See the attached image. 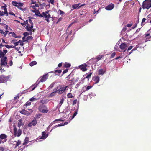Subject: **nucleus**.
<instances>
[{
  "mask_svg": "<svg viewBox=\"0 0 151 151\" xmlns=\"http://www.w3.org/2000/svg\"><path fill=\"white\" fill-rule=\"evenodd\" d=\"M33 23L32 22L31 19H29L28 20V22L26 23L25 29L26 30L29 32V31H34V29H33Z\"/></svg>",
  "mask_w": 151,
  "mask_h": 151,
  "instance_id": "obj_1",
  "label": "nucleus"
},
{
  "mask_svg": "<svg viewBox=\"0 0 151 151\" xmlns=\"http://www.w3.org/2000/svg\"><path fill=\"white\" fill-rule=\"evenodd\" d=\"M57 88H57V91L59 94H61L64 92L65 90L68 89V86H64L63 85H59Z\"/></svg>",
  "mask_w": 151,
  "mask_h": 151,
  "instance_id": "obj_2",
  "label": "nucleus"
},
{
  "mask_svg": "<svg viewBox=\"0 0 151 151\" xmlns=\"http://www.w3.org/2000/svg\"><path fill=\"white\" fill-rule=\"evenodd\" d=\"M151 0H145L143 3L142 7L143 9H149L151 7Z\"/></svg>",
  "mask_w": 151,
  "mask_h": 151,
  "instance_id": "obj_3",
  "label": "nucleus"
},
{
  "mask_svg": "<svg viewBox=\"0 0 151 151\" xmlns=\"http://www.w3.org/2000/svg\"><path fill=\"white\" fill-rule=\"evenodd\" d=\"M38 109L40 112L42 113H47L49 111L46 106L43 104H40L39 106Z\"/></svg>",
  "mask_w": 151,
  "mask_h": 151,
  "instance_id": "obj_4",
  "label": "nucleus"
},
{
  "mask_svg": "<svg viewBox=\"0 0 151 151\" xmlns=\"http://www.w3.org/2000/svg\"><path fill=\"white\" fill-rule=\"evenodd\" d=\"M13 127L14 135L15 137H19L22 133V130L20 129L17 130L16 126L15 125H13Z\"/></svg>",
  "mask_w": 151,
  "mask_h": 151,
  "instance_id": "obj_5",
  "label": "nucleus"
},
{
  "mask_svg": "<svg viewBox=\"0 0 151 151\" xmlns=\"http://www.w3.org/2000/svg\"><path fill=\"white\" fill-rule=\"evenodd\" d=\"M8 76H6L4 75H0V83H4L6 82L9 78Z\"/></svg>",
  "mask_w": 151,
  "mask_h": 151,
  "instance_id": "obj_6",
  "label": "nucleus"
},
{
  "mask_svg": "<svg viewBox=\"0 0 151 151\" xmlns=\"http://www.w3.org/2000/svg\"><path fill=\"white\" fill-rule=\"evenodd\" d=\"M2 8H3L4 12H1L0 10V16H2L4 15H6V16H7L8 15V13L7 11V8L6 6H4L1 7Z\"/></svg>",
  "mask_w": 151,
  "mask_h": 151,
  "instance_id": "obj_7",
  "label": "nucleus"
},
{
  "mask_svg": "<svg viewBox=\"0 0 151 151\" xmlns=\"http://www.w3.org/2000/svg\"><path fill=\"white\" fill-rule=\"evenodd\" d=\"M7 57H4L3 58H2L1 59V66L4 65L5 66H7V67H9L7 66V63L6 62L7 60Z\"/></svg>",
  "mask_w": 151,
  "mask_h": 151,
  "instance_id": "obj_8",
  "label": "nucleus"
},
{
  "mask_svg": "<svg viewBox=\"0 0 151 151\" xmlns=\"http://www.w3.org/2000/svg\"><path fill=\"white\" fill-rule=\"evenodd\" d=\"M127 45L125 43H122L119 46L120 49L124 52L127 50Z\"/></svg>",
  "mask_w": 151,
  "mask_h": 151,
  "instance_id": "obj_9",
  "label": "nucleus"
},
{
  "mask_svg": "<svg viewBox=\"0 0 151 151\" xmlns=\"http://www.w3.org/2000/svg\"><path fill=\"white\" fill-rule=\"evenodd\" d=\"M71 76V74L69 75L68 76L65 78H67V82H68V83L70 85H71L73 83V81H74V79L73 78H70Z\"/></svg>",
  "mask_w": 151,
  "mask_h": 151,
  "instance_id": "obj_10",
  "label": "nucleus"
},
{
  "mask_svg": "<svg viewBox=\"0 0 151 151\" xmlns=\"http://www.w3.org/2000/svg\"><path fill=\"white\" fill-rule=\"evenodd\" d=\"M42 16H43L42 17H45V19L46 21L48 22H50L49 19L51 17L50 14H46L44 13V12H43L42 13Z\"/></svg>",
  "mask_w": 151,
  "mask_h": 151,
  "instance_id": "obj_11",
  "label": "nucleus"
},
{
  "mask_svg": "<svg viewBox=\"0 0 151 151\" xmlns=\"http://www.w3.org/2000/svg\"><path fill=\"white\" fill-rule=\"evenodd\" d=\"M12 4L13 5L17 7L18 8L22 6L24 4L22 3H18L16 1H12Z\"/></svg>",
  "mask_w": 151,
  "mask_h": 151,
  "instance_id": "obj_12",
  "label": "nucleus"
},
{
  "mask_svg": "<svg viewBox=\"0 0 151 151\" xmlns=\"http://www.w3.org/2000/svg\"><path fill=\"white\" fill-rule=\"evenodd\" d=\"M87 65L86 64H84L80 65L79 68L83 71H85L87 70Z\"/></svg>",
  "mask_w": 151,
  "mask_h": 151,
  "instance_id": "obj_13",
  "label": "nucleus"
},
{
  "mask_svg": "<svg viewBox=\"0 0 151 151\" xmlns=\"http://www.w3.org/2000/svg\"><path fill=\"white\" fill-rule=\"evenodd\" d=\"M3 51H2L1 50H0V58H3L5 57L6 54L7 53V50H3Z\"/></svg>",
  "mask_w": 151,
  "mask_h": 151,
  "instance_id": "obj_14",
  "label": "nucleus"
},
{
  "mask_svg": "<svg viewBox=\"0 0 151 151\" xmlns=\"http://www.w3.org/2000/svg\"><path fill=\"white\" fill-rule=\"evenodd\" d=\"M114 7V5L112 3L110 4L107 6L106 7L105 9L106 10H112Z\"/></svg>",
  "mask_w": 151,
  "mask_h": 151,
  "instance_id": "obj_15",
  "label": "nucleus"
},
{
  "mask_svg": "<svg viewBox=\"0 0 151 151\" xmlns=\"http://www.w3.org/2000/svg\"><path fill=\"white\" fill-rule=\"evenodd\" d=\"M37 123V122L36 119L35 118L33 120L28 124V126L29 127H31L32 126H34Z\"/></svg>",
  "mask_w": 151,
  "mask_h": 151,
  "instance_id": "obj_16",
  "label": "nucleus"
},
{
  "mask_svg": "<svg viewBox=\"0 0 151 151\" xmlns=\"http://www.w3.org/2000/svg\"><path fill=\"white\" fill-rule=\"evenodd\" d=\"M48 134H46V133L45 131L43 132H42V136L40 137L39 139H46L48 136Z\"/></svg>",
  "mask_w": 151,
  "mask_h": 151,
  "instance_id": "obj_17",
  "label": "nucleus"
},
{
  "mask_svg": "<svg viewBox=\"0 0 151 151\" xmlns=\"http://www.w3.org/2000/svg\"><path fill=\"white\" fill-rule=\"evenodd\" d=\"M29 142V138L27 137H26L24 142L23 143L22 145L21 146H20V147H22L23 148H24L25 147L24 146H23L24 145L27 144Z\"/></svg>",
  "mask_w": 151,
  "mask_h": 151,
  "instance_id": "obj_18",
  "label": "nucleus"
},
{
  "mask_svg": "<svg viewBox=\"0 0 151 151\" xmlns=\"http://www.w3.org/2000/svg\"><path fill=\"white\" fill-rule=\"evenodd\" d=\"M7 137V136L4 134H2L0 135V139L1 140L4 139V142H6L7 139L6 138Z\"/></svg>",
  "mask_w": 151,
  "mask_h": 151,
  "instance_id": "obj_19",
  "label": "nucleus"
},
{
  "mask_svg": "<svg viewBox=\"0 0 151 151\" xmlns=\"http://www.w3.org/2000/svg\"><path fill=\"white\" fill-rule=\"evenodd\" d=\"M48 77V75L47 74L44 75L42 77L40 81L42 82H44L47 79Z\"/></svg>",
  "mask_w": 151,
  "mask_h": 151,
  "instance_id": "obj_20",
  "label": "nucleus"
},
{
  "mask_svg": "<svg viewBox=\"0 0 151 151\" xmlns=\"http://www.w3.org/2000/svg\"><path fill=\"white\" fill-rule=\"evenodd\" d=\"M20 112L23 114L27 115H29L30 114V113L25 110L24 109H22L20 111Z\"/></svg>",
  "mask_w": 151,
  "mask_h": 151,
  "instance_id": "obj_21",
  "label": "nucleus"
},
{
  "mask_svg": "<svg viewBox=\"0 0 151 151\" xmlns=\"http://www.w3.org/2000/svg\"><path fill=\"white\" fill-rule=\"evenodd\" d=\"M103 57V55H99L96 56V59L97 60H96L95 58H92V60H95V61L96 62H97L98 61L101 60V58Z\"/></svg>",
  "mask_w": 151,
  "mask_h": 151,
  "instance_id": "obj_22",
  "label": "nucleus"
},
{
  "mask_svg": "<svg viewBox=\"0 0 151 151\" xmlns=\"http://www.w3.org/2000/svg\"><path fill=\"white\" fill-rule=\"evenodd\" d=\"M17 40H16L14 39L11 41V43H13L15 45V46H16L19 44L20 42H21V40H20L17 42Z\"/></svg>",
  "mask_w": 151,
  "mask_h": 151,
  "instance_id": "obj_23",
  "label": "nucleus"
},
{
  "mask_svg": "<svg viewBox=\"0 0 151 151\" xmlns=\"http://www.w3.org/2000/svg\"><path fill=\"white\" fill-rule=\"evenodd\" d=\"M57 88H55L53 90L54 92L51 93L49 95V96L50 97H53L55 95L56 93L57 92Z\"/></svg>",
  "mask_w": 151,
  "mask_h": 151,
  "instance_id": "obj_24",
  "label": "nucleus"
},
{
  "mask_svg": "<svg viewBox=\"0 0 151 151\" xmlns=\"http://www.w3.org/2000/svg\"><path fill=\"white\" fill-rule=\"evenodd\" d=\"M62 72V70H57L55 71H52L50 72L51 73H55L56 75H59Z\"/></svg>",
  "mask_w": 151,
  "mask_h": 151,
  "instance_id": "obj_25",
  "label": "nucleus"
},
{
  "mask_svg": "<svg viewBox=\"0 0 151 151\" xmlns=\"http://www.w3.org/2000/svg\"><path fill=\"white\" fill-rule=\"evenodd\" d=\"M99 78L98 76H95L93 78V81H95V83H98L99 82Z\"/></svg>",
  "mask_w": 151,
  "mask_h": 151,
  "instance_id": "obj_26",
  "label": "nucleus"
},
{
  "mask_svg": "<svg viewBox=\"0 0 151 151\" xmlns=\"http://www.w3.org/2000/svg\"><path fill=\"white\" fill-rule=\"evenodd\" d=\"M35 14L36 15L39 17H42L43 16H42V14H41L39 10H37L35 12Z\"/></svg>",
  "mask_w": 151,
  "mask_h": 151,
  "instance_id": "obj_27",
  "label": "nucleus"
},
{
  "mask_svg": "<svg viewBox=\"0 0 151 151\" xmlns=\"http://www.w3.org/2000/svg\"><path fill=\"white\" fill-rule=\"evenodd\" d=\"M92 87L93 86H89L86 87H85L83 88L84 91H85L89 90L90 89H91Z\"/></svg>",
  "mask_w": 151,
  "mask_h": 151,
  "instance_id": "obj_28",
  "label": "nucleus"
},
{
  "mask_svg": "<svg viewBox=\"0 0 151 151\" xmlns=\"http://www.w3.org/2000/svg\"><path fill=\"white\" fill-rule=\"evenodd\" d=\"M80 4H74L72 5V7L74 9H78L80 8L79 5H80Z\"/></svg>",
  "mask_w": 151,
  "mask_h": 151,
  "instance_id": "obj_29",
  "label": "nucleus"
},
{
  "mask_svg": "<svg viewBox=\"0 0 151 151\" xmlns=\"http://www.w3.org/2000/svg\"><path fill=\"white\" fill-rule=\"evenodd\" d=\"M49 101V100L46 99H45V100H40V102L42 104H46L48 103Z\"/></svg>",
  "mask_w": 151,
  "mask_h": 151,
  "instance_id": "obj_30",
  "label": "nucleus"
},
{
  "mask_svg": "<svg viewBox=\"0 0 151 151\" xmlns=\"http://www.w3.org/2000/svg\"><path fill=\"white\" fill-rule=\"evenodd\" d=\"M105 73V71L102 69H100L98 71V74L99 75H103Z\"/></svg>",
  "mask_w": 151,
  "mask_h": 151,
  "instance_id": "obj_31",
  "label": "nucleus"
},
{
  "mask_svg": "<svg viewBox=\"0 0 151 151\" xmlns=\"http://www.w3.org/2000/svg\"><path fill=\"white\" fill-rule=\"evenodd\" d=\"M145 38H146V39L147 40L151 38V37L150 36V35L149 33H147V34L145 35Z\"/></svg>",
  "mask_w": 151,
  "mask_h": 151,
  "instance_id": "obj_32",
  "label": "nucleus"
},
{
  "mask_svg": "<svg viewBox=\"0 0 151 151\" xmlns=\"http://www.w3.org/2000/svg\"><path fill=\"white\" fill-rule=\"evenodd\" d=\"M8 31H6L5 32H4L3 30L0 29V33L2 34H3L5 36L7 35L8 33Z\"/></svg>",
  "mask_w": 151,
  "mask_h": 151,
  "instance_id": "obj_33",
  "label": "nucleus"
},
{
  "mask_svg": "<svg viewBox=\"0 0 151 151\" xmlns=\"http://www.w3.org/2000/svg\"><path fill=\"white\" fill-rule=\"evenodd\" d=\"M31 104V102H29V101L27 102L24 105V108L27 107L28 106H30Z\"/></svg>",
  "mask_w": 151,
  "mask_h": 151,
  "instance_id": "obj_34",
  "label": "nucleus"
},
{
  "mask_svg": "<svg viewBox=\"0 0 151 151\" xmlns=\"http://www.w3.org/2000/svg\"><path fill=\"white\" fill-rule=\"evenodd\" d=\"M37 64V63L36 61H33L29 63V65L31 66H33L35 65H36Z\"/></svg>",
  "mask_w": 151,
  "mask_h": 151,
  "instance_id": "obj_35",
  "label": "nucleus"
},
{
  "mask_svg": "<svg viewBox=\"0 0 151 151\" xmlns=\"http://www.w3.org/2000/svg\"><path fill=\"white\" fill-rule=\"evenodd\" d=\"M22 125H23V124L22 122V120H19L18 124V127L20 128V127Z\"/></svg>",
  "mask_w": 151,
  "mask_h": 151,
  "instance_id": "obj_36",
  "label": "nucleus"
},
{
  "mask_svg": "<svg viewBox=\"0 0 151 151\" xmlns=\"http://www.w3.org/2000/svg\"><path fill=\"white\" fill-rule=\"evenodd\" d=\"M119 44H116L115 47L114 48L115 50L116 51H118L119 52H121V51H120L119 50V48H118L119 46Z\"/></svg>",
  "mask_w": 151,
  "mask_h": 151,
  "instance_id": "obj_37",
  "label": "nucleus"
},
{
  "mask_svg": "<svg viewBox=\"0 0 151 151\" xmlns=\"http://www.w3.org/2000/svg\"><path fill=\"white\" fill-rule=\"evenodd\" d=\"M28 22V20H26V21H24V22L23 23H21V24L23 26L25 27V26L26 25V23H27Z\"/></svg>",
  "mask_w": 151,
  "mask_h": 151,
  "instance_id": "obj_38",
  "label": "nucleus"
},
{
  "mask_svg": "<svg viewBox=\"0 0 151 151\" xmlns=\"http://www.w3.org/2000/svg\"><path fill=\"white\" fill-rule=\"evenodd\" d=\"M70 66V64L68 63H65V64L64 67L65 68H69Z\"/></svg>",
  "mask_w": 151,
  "mask_h": 151,
  "instance_id": "obj_39",
  "label": "nucleus"
},
{
  "mask_svg": "<svg viewBox=\"0 0 151 151\" xmlns=\"http://www.w3.org/2000/svg\"><path fill=\"white\" fill-rule=\"evenodd\" d=\"M64 99L63 98H62L60 100V101L59 103V105H60V106H61L62 104L63 103L64 101Z\"/></svg>",
  "mask_w": 151,
  "mask_h": 151,
  "instance_id": "obj_40",
  "label": "nucleus"
},
{
  "mask_svg": "<svg viewBox=\"0 0 151 151\" xmlns=\"http://www.w3.org/2000/svg\"><path fill=\"white\" fill-rule=\"evenodd\" d=\"M67 97L69 98H71L73 97V96L71 93H69L67 95Z\"/></svg>",
  "mask_w": 151,
  "mask_h": 151,
  "instance_id": "obj_41",
  "label": "nucleus"
},
{
  "mask_svg": "<svg viewBox=\"0 0 151 151\" xmlns=\"http://www.w3.org/2000/svg\"><path fill=\"white\" fill-rule=\"evenodd\" d=\"M37 85L35 84L32 86L31 87V88H32V90H34L37 87Z\"/></svg>",
  "mask_w": 151,
  "mask_h": 151,
  "instance_id": "obj_42",
  "label": "nucleus"
},
{
  "mask_svg": "<svg viewBox=\"0 0 151 151\" xmlns=\"http://www.w3.org/2000/svg\"><path fill=\"white\" fill-rule=\"evenodd\" d=\"M92 74V72L90 73L89 74L87 75L86 78H90L91 77V76Z\"/></svg>",
  "mask_w": 151,
  "mask_h": 151,
  "instance_id": "obj_43",
  "label": "nucleus"
},
{
  "mask_svg": "<svg viewBox=\"0 0 151 151\" xmlns=\"http://www.w3.org/2000/svg\"><path fill=\"white\" fill-rule=\"evenodd\" d=\"M63 126V123L60 124H58V125H56V126H55L54 127H53V129H55L56 127H58L61 126Z\"/></svg>",
  "mask_w": 151,
  "mask_h": 151,
  "instance_id": "obj_44",
  "label": "nucleus"
},
{
  "mask_svg": "<svg viewBox=\"0 0 151 151\" xmlns=\"http://www.w3.org/2000/svg\"><path fill=\"white\" fill-rule=\"evenodd\" d=\"M37 100V99H36L33 97H32V98L30 99H29V101H36Z\"/></svg>",
  "mask_w": 151,
  "mask_h": 151,
  "instance_id": "obj_45",
  "label": "nucleus"
},
{
  "mask_svg": "<svg viewBox=\"0 0 151 151\" xmlns=\"http://www.w3.org/2000/svg\"><path fill=\"white\" fill-rule=\"evenodd\" d=\"M10 33L12 34V36L15 38H17V36L16 35V34L14 32H11Z\"/></svg>",
  "mask_w": 151,
  "mask_h": 151,
  "instance_id": "obj_46",
  "label": "nucleus"
},
{
  "mask_svg": "<svg viewBox=\"0 0 151 151\" xmlns=\"http://www.w3.org/2000/svg\"><path fill=\"white\" fill-rule=\"evenodd\" d=\"M77 114V111H76L74 113L73 116L72 118H73Z\"/></svg>",
  "mask_w": 151,
  "mask_h": 151,
  "instance_id": "obj_47",
  "label": "nucleus"
},
{
  "mask_svg": "<svg viewBox=\"0 0 151 151\" xmlns=\"http://www.w3.org/2000/svg\"><path fill=\"white\" fill-rule=\"evenodd\" d=\"M58 12H60V14L61 15H63L64 14V12L63 11L60 10H59V11H58Z\"/></svg>",
  "mask_w": 151,
  "mask_h": 151,
  "instance_id": "obj_48",
  "label": "nucleus"
},
{
  "mask_svg": "<svg viewBox=\"0 0 151 151\" xmlns=\"http://www.w3.org/2000/svg\"><path fill=\"white\" fill-rule=\"evenodd\" d=\"M115 54H116L115 52H114L113 53L111 54V56H110V58H114V56L115 55Z\"/></svg>",
  "mask_w": 151,
  "mask_h": 151,
  "instance_id": "obj_49",
  "label": "nucleus"
},
{
  "mask_svg": "<svg viewBox=\"0 0 151 151\" xmlns=\"http://www.w3.org/2000/svg\"><path fill=\"white\" fill-rule=\"evenodd\" d=\"M77 102V100L76 99L73 100V103H72V105H75L76 103Z\"/></svg>",
  "mask_w": 151,
  "mask_h": 151,
  "instance_id": "obj_50",
  "label": "nucleus"
},
{
  "mask_svg": "<svg viewBox=\"0 0 151 151\" xmlns=\"http://www.w3.org/2000/svg\"><path fill=\"white\" fill-rule=\"evenodd\" d=\"M21 143V141L20 140H18V141L17 142V146H19V145H20Z\"/></svg>",
  "mask_w": 151,
  "mask_h": 151,
  "instance_id": "obj_51",
  "label": "nucleus"
},
{
  "mask_svg": "<svg viewBox=\"0 0 151 151\" xmlns=\"http://www.w3.org/2000/svg\"><path fill=\"white\" fill-rule=\"evenodd\" d=\"M127 29V28L126 27V26H125V27H124L122 29V32H125Z\"/></svg>",
  "mask_w": 151,
  "mask_h": 151,
  "instance_id": "obj_52",
  "label": "nucleus"
},
{
  "mask_svg": "<svg viewBox=\"0 0 151 151\" xmlns=\"http://www.w3.org/2000/svg\"><path fill=\"white\" fill-rule=\"evenodd\" d=\"M68 70V69H66L65 70H64L63 72V75L65 73H66L67 72Z\"/></svg>",
  "mask_w": 151,
  "mask_h": 151,
  "instance_id": "obj_53",
  "label": "nucleus"
},
{
  "mask_svg": "<svg viewBox=\"0 0 151 151\" xmlns=\"http://www.w3.org/2000/svg\"><path fill=\"white\" fill-rule=\"evenodd\" d=\"M23 34L24 35V37H25L27 36L28 35H29V33L27 32H24ZM25 38V37H24V38Z\"/></svg>",
  "mask_w": 151,
  "mask_h": 151,
  "instance_id": "obj_54",
  "label": "nucleus"
},
{
  "mask_svg": "<svg viewBox=\"0 0 151 151\" xmlns=\"http://www.w3.org/2000/svg\"><path fill=\"white\" fill-rule=\"evenodd\" d=\"M133 47V46H130L127 49V52H128L129 50H131Z\"/></svg>",
  "mask_w": 151,
  "mask_h": 151,
  "instance_id": "obj_55",
  "label": "nucleus"
},
{
  "mask_svg": "<svg viewBox=\"0 0 151 151\" xmlns=\"http://www.w3.org/2000/svg\"><path fill=\"white\" fill-rule=\"evenodd\" d=\"M54 83H52V84H51L49 86V88H51L53 87L54 86Z\"/></svg>",
  "mask_w": 151,
  "mask_h": 151,
  "instance_id": "obj_56",
  "label": "nucleus"
},
{
  "mask_svg": "<svg viewBox=\"0 0 151 151\" xmlns=\"http://www.w3.org/2000/svg\"><path fill=\"white\" fill-rule=\"evenodd\" d=\"M18 8H19L22 11H25L26 10V8H21V7H19Z\"/></svg>",
  "mask_w": 151,
  "mask_h": 151,
  "instance_id": "obj_57",
  "label": "nucleus"
},
{
  "mask_svg": "<svg viewBox=\"0 0 151 151\" xmlns=\"http://www.w3.org/2000/svg\"><path fill=\"white\" fill-rule=\"evenodd\" d=\"M9 14L13 15L14 16H15V14L12 12H10L9 13Z\"/></svg>",
  "mask_w": 151,
  "mask_h": 151,
  "instance_id": "obj_58",
  "label": "nucleus"
},
{
  "mask_svg": "<svg viewBox=\"0 0 151 151\" xmlns=\"http://www.w3.org/2000/svg\"><path fill=\"white\" fill-rule=\"evenodd\" d=\"M19 97V94H18L17 96L14 97V99L15 100L18 99Z\"/></svg>",
  "mask_w": 151,
  "mask_h": 151,
  "instance_id": "obj_59",
  "label": "nucleus"
},
{
  "mask_svg": "<svg viewBox=\"0 0 151 151\" xmlns=\"http://www.w3.org/2000/svg\"><path fill=\"white\" fill-rule=\"evenodd\" d=\"M146 20V19L145 18H144L142 19V24L143 23H144Z\"/></svg>",
  "mask_w": 151,
  "mask_h": 151,
  "instance_id": "obj_60",
  "label": "nucleus"
},
{
  "mask_svg": "<svg viewBox=\"0 0 151 151\" xmlns=\"http://www.w3.org/2000/svg\"><path fill=\"white\" fill-rule=\"evenodd\" d=\"M9 64L10 65V66H11L13 64V62L12 61V60H10L9 62Z\"/></svg>",
  "mask_w": 151,
  "mask_h": 151,
  "instance_id": "obj_61",
  "label": "nucleus"
},
{
  "mask_svg": "<svg viewBox=\"0 0 151 151\" xmlns=\"http://www.w3.org/2000/svg\"><path fill=\"white\" fill-rule=\"evenodd\" d=\"M4 46H5V47H6L8 49L10 48V45H4Z\"/></svg>",
  "mask_w": 151,
  "mask_h": 151,
  "instance_id": "obj_62",
  "label": "nucleus"
},
{
  "mask_svg": "<svg viewBox=\"0 0 151 151\" xmlns=\"http://www.w3.org/2000/svg\"><path fill=\"white\" fill-rule=\"evenodd\" d=\"M62 63H59L58 65V67H61L62 66Z\"/></svg>",
  "mask_w": 151,
  "mask_h": 151,
  "instance_id": "obj_63",
  "label": "nucleus"
},
{
  "mask_svg": "<svg viewBox=\"0 0 151 151\" xmlns=\"http://www.w3.org/2000/svg\"><path fill=\"white\" fill-rule=\"evenodd\" d=\"M4 151V148L2 147H0V151Z\"/></svg>",
  "mask_w": 151,
  "mask_h": 151,
  "instance_id": "obj_64",
  "label": "nucleus"
}]
</instances>
